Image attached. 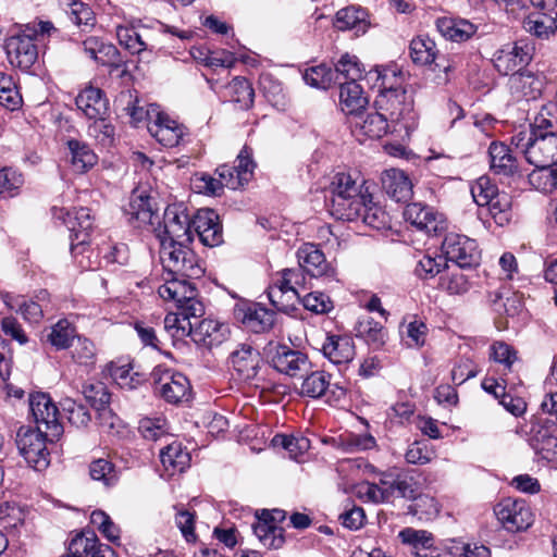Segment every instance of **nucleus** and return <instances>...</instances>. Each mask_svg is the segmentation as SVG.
Masks as SVG:
<instances>
[{"label":"nucleus","mask_w":557,"mask_h":557,"mask_svg":"<svg viewBox=\"0 0 557 557\" xmlns=\"http://www.w3.org/2000/svg\"><path fill=\"white\" fill-rule=\"evenodd\" d=\"M69 161L74 172L85 173L97 163V156L90 147L79 140L67 141Z\"/></svg>","instance_id":"7c9ffc66"},{"label":"nucleus","mask_w":557,"mask_h":557,"mask_svg":"<svg viewBox=\"0 0 557 557\" xmlns=\"http://www.w3.org/2000/svg\"><path fill=\"white\" fill-rule=\"evenodd\" d=\"M125 212L141 224H153L154 211L151 197L144 188H135L131 195Z\"/></svg>","instance_id":"c85d7f7f"},{"label":"nucleus","mask_w":557,"mask_h":557,"mask_svg":"<svg viewBox=\"0 0 557 557\" xmlns=\"http://www.w3.org/2000/svg\"><path fill=\"white\" fill-rule=\"evenodd\" d=\"M128 117L133 125L147 121L149 133L160 145L170 148L174 146L173 121L161 110L160 106L151 103L148 107H145L138 102L129 113Z\"/></svg>","instance_id":"423d86ee"},{"label":"nucleus","mask_w":557,"mask_h":557,"mask_svg":"<svg viewBox=\"0 0 557 557\" xmlns=\"http://www.w3.org/2000/svg\"><path fill=\"white\" fill-rule=\"evenodd\" d=\"M356 336L362 338L374 349L381 348L386 342V331L380 322L372 318H364L356 325Z\"/></svg>","instance_id":"e433bc0d"},{"label":"nucleus","mask_w":557,"mask_h":557,"mask_svg":"<svg viewBox=\"0 0 557 557\" xmlns=\"http://www.w3.org/2000/svg\"><path fill=\"white\" fill-rule=\"evenodd\" d=\"M374 446L375 438L371 434L348 433L341 435L337 441V447L346 454L372 449Z\"/></svg>","instance_id":"de8ad7c7"},{"label":"nucleus","mask_w":557,"mask_h":557,"mask_svg":"<svg viewBox=\"0 0 557 557\" xmlns=\"http://www.w3.org/2000/svg\"><path fill=\"white\" fill-rule=\"evenodd\" d=\"M242 322L253 333H262L272 327L274 315L263 307L251 306L245 311Z\"/></svg>","instance_id":"37998d69"},{"label":"nucleus","mask_w":557,"mask_h":557,"mask_svg":"<svg viewBox=\"0 0 557 557\" xmlns=\"http://www.w3.org/2000/svg\"><path fill=\"white\" fill-rule=\"evenodd\" d=\"M428 331L429 329L423 321L413 319L403 332L404 344L408 348H421L426 342Z\"/></svg>","instance_id":"13d9d810"},{"label":"nucleus","mask_w":557,"mask_h":557,"mask_svg":"<svg viewBox=\"0 0 557 557\" xmlns=\"http://www.w3.org/2000/svg\"><path fill=\"white\" fill-rule=\"evenodd\" d=\"M330 375L324 371H313L305 377L301 394L311 398L322 397L330 387Z\"/></svg>","instance_id":"09e8293b"},{"label":"nucleus","mask_w":557,"mask_h":557,"mask_svg":"<svg viewBox=\"0 0 557 557\" xmlns=\"http://www.w3.org/2000/svg\"><path fill=\"white\" fill-rule=\"evenodd\" d=\"M165 236L158 234L160 239V260L163 269L168 272V276L164 277L165 284L161 285L158 289L159 296L164 300L174 299V290L171 287V283L174 282V272L171 268V262L174 260V238L170 235L166 226L164 227Z\"/></svg>","instance_id":"bb28decb"},{"label":"nucleus","mask_w":557,"mask_h":557,"mask_svg":"<svg viewBox=\"0 0 557 557\" xmlns=\"http://www.w3.org/2000/svg\"><path fill=\"white\" fill-rule=\"evenodd\" d=\"M491 301L495 310L504 312L508 317L520 315L524 310L523 295L519 292H510L508 288L503 287L498 292L491 294Z\"/></svg>","instance_id":"473e14b6"},{"label":"nucleus","mask_w":557,"mask_h":557,"mask_svg":"<svg viewBox=\"0 0 557 557\" xmlns=\"http://www.w3.org/2000/svg\"><path fill=\"white\" fill-rule=\"evenodd\" d=\"M116 38L119 44L133 54L146 50V44L133 26L119 25L116 27Z\"/></svg>","instance_id":"bf43d9fd"},{"label":"nucleus","mask_w":557,"mask_h":557,"mask_svg":"<svg viewBox=\"0 0 557 557\" xmlns=\"http://www.w3.org/2000/svg\"><path fill=\"white\" fill-rule=\"evenodd\" d=\"M339 103L342 111L346 114L357 116L368 104V99L363 95L362 87L354 81L339 83Z\"/></svg>","instance_id":"cd10ccee"},{"label":"nucleus","mask_w":557,"mask_h":557,"mask_svg":"<svg viewBox=\"0 0 557 557\" xmlns=\"http://www.w3.org/2000/svg\"><path fill=\"white\" fill-rule=\"evenodd\" d=\"M352 124V133L356 136L364 135L369 138H382L387 133H401L400 131H393V125L389 119L381 113V110H376L366 115L358 114L355 116Z\"/></svg>","instance_id":"aec40b11"},{"label":"nucleus","mask_w":557,"mask_h":557,"mask_svg":"<svg viewBox=\"0 0 557 557\" xmlns=\"http://www.w3.org/2000/svg\"><path fill=\"white\" fill-rule=\"evenodd\" d=\"M495 515L509 532L525 531L534 521L529 504L522 498H504L496 505Z\"/></svg>","instance_id":"9d476101"},{"label":"nucleus","mask_w":557,"mask_h":557,"mask_svg":"<svg viewBox=\"0 0 557 557\" xmlns=\"http://www.w3.org/2000/svg\"><path fill=\"white\" fill-rule=\"evenodd\" d=\"M442 250L444 259L455 262L459 268L479 264L480 250L476 242L466 235L448 233L442 243Z\"/></svg>","instance_id":"f8f14e48"},{"label":"nucleus","mask_w":557,"mask_h":557,"mask_svg":"<svg viewBox=\"0 0 557 557\" xmlns=\"http://www.w3.org/2000/svg\"><path fill=\"white\" fill-rule=\"evenodd\" d=\"M90 478L100 481L104 486H113L119 480L114 465L108 459L99 458L94 460L89 466Z\"/></svg>","instance_id":"864d4df0"},{"label":"nucleus","mask_w":557,"mask_h":557,"mask_svg":"<svg viewBox=\"0 0 557 557\" xmlns=\"http://www.w3.org/2000/svg\"><path fill=\"white\" fill-rule=\"evenodd\" d=\"M404 218L412 226L428 234H437L444 230L442 216L433 208L420 202L407 205Z\"/></svg>","instance_id":"6ab92c4d"},{"label":"nucleus","mask_w":557,"mask_h":557,"mask_svg":"<svg viewBox=\"0 0 557 557\" xmlns=\"http://www.w3.org/2000/svg\"><path fill=\"white\" fill-rule=\"evenodd\" d=\"M366 79L377 87L375 110L389 119L393 131L409 135L417 127V116L412 96L401 87V72L396 65L376 66L367 73Z\"/></svg>","instance_id":"f03ea898"},{"label":"nucleus","mask_w":557,"mask_h":557,"mask_svg":"<svg viewBox=\"0 0 557 557\" xmlns=\"http://www.w3.org/2000/svg\"><path fill=\"white\" fill-rule=\"evenodd\" d=\"M24 184L22 173L12 168H0V195L15 197Z\"/></svg>","instance_id":"6e6d98bb"},{"label":"nucleus","mask_w":557,"mask_h":557,"mask_svg":"<svg viewBox=\"0 0 557 557\" xmlns=\"http://www.w3.org/2000/svg\"><path fill=\"white\" fill-rule=\"evenodd\" d=\"M485 206L497 225L503 226L510 221L511 199L508 194L498 191Z\"/></svg>","instance_id":"8fccbe9b"},{"label":"nucleus","mask_w":557,"mask_h":557,"mask_svg":"<svg viewBox=\"0 0 557 557\" xmlns=\"http://www.w3.org/2000/svg\"><path fill=\"white\" fill-rule=\"evenodd\" d=\"M534 47L524 41L519 40L513 44H507L495 51L492 58L495 70L500 75L521 72L533 58Z\"/></svg>","instance_id":"1a4fd4ad"},{"label":"nucleus","mask_w":557,"mask_h":557,"mask_svg":"<svg viewBox=\"0 0 557 557\" xmlns=\"http://www.w3.org/2000/svg\"><path fill=\"white\" fill-rule=\"evenodd\" d=\"M529 184L542 193L553 191L554 169L552 166L536 168L528 175Z\"/></svg>","instance_id":"338daca9"},{"label":"nucleus","mask_w":557,"mask_h":557,"mask_svg":"<svg viewBox=\"0 0 557 557\" xmlns=\"http://www.w3.org/2000/svg\"><path fill=\"white\" fill-rule=\"evenodd\" d=\"M85 399L97 411V419L103 426L113 428L116 417L109 408L111 395L101 382L86 383L83 386Z\"/></svg>","instance_id":"a211bd4d"},{"label":"nucleus","mask_w":557,"mask_h":557,"mask_svg":"<svg viewBox=\"0 0 557 557\" xmlns=\"http://www.w3.org/2000/svg\"><path fill=\"white\" fill-rule=\"evenodd\" d=\"M191 189L207 196H221L223 188L220 177L215 178L207 173H196L190 180Z\"/></svg>","instance_id":"680f3d73"},{"label":"nucleus","mask_w":557,"mask_h":557,"mask_svg":"<svg viewBox=\"0 0 557 557\" xmlns=\"http://www.w3.org/2000/svg\"><path fill=\"white\" fill-rule=\"evenodd\" d=\"M530 446L536 455L547 461H557V423L539 420L531 428Z\"/></svg>","instance_id":"4468645a"},{"label":"nucleus","mask_w":557,"mask_h":557,"mask_svg":"<svg viewBox=\"0 0 557 557\" xmlns=\"http://www.w3.org/2000/svg\"><path fill=\"white\" fill-rule=\"evenodd\" d=\"M497 193V186L492 183L488 176H481L471 185V195L480 207H485Z\"/></svg>","instance_id":"69168bd1"},{"label":"nucleus","mask_w":557,"mask_h":557,"mask_svg":"<svg viewBox=\"0 0 557 557\" xmlns=\"http://www.w3.org/2000/svg\"><path fill=\"white\" fill-rule=\"evenodd\" d=\"M531 135L557 136V104L542 106L531 125Z\"/></svg>","instance_id":"58836bf2"},{"label":"nucleus","mask_w":557,"mask_h":557,"mask_svg":"<svg viewBox=\"0 0 557 557\" xmlns=\"http://www.w3.org/2000/svg\"><path fill=\"white\" fill-rule=\"evenodd\" d=\"M398 536L404 544L410 546L411 554L414 557H426V550L431 549L434 545L432 533L425 530L405 528L399 532Z\"/></svg>","instance_id":"f704fd0d"},{"label":"nucleus","mask_w":557,"mask_h":557,"mask_svg":"<svg viewBox=\"0 0 557 557\" xmlns=\"http://www.w3.org/2000/svg\"><path fill=\"white\" fill-rule=\"evenodd\" d=\"M253 533L261 544L269 548H278L284 543L283 529L268 522L257 513V522L252 525Z\"/></svg>","instance_id":"a19ab883"},{"label":"nucleus","mask_w":557,"mask_h":557,"mask_svg":"<svg viewBox=\"0 0 557 557\" xmlns=\"http://www.w3.org/2000/svg\"><path fill=\"white\" fill-rule=\"evenodd\" d=\"M154 385V394L164 398L168 403H174V392L172 383H174V372L164 366H157L152 373Z\"/></svg>","instance_id":"c03bdc74"},{"label":"nucleus","mask_w":557,"mask_h":557,"mask_svg":"<svg viewBox=\"0 0 557 557\" xmlns=\"http://www.w3.org/2000/svg\"><path fill=\"white\" fill-rule=\"evenodd\" d=\"M394 473H382L377 482L369 483L366 487L367 497L374 503H388V493L393 486Z\"/></svg>","instance_id":"052dcab7"},{"label":"nucleus","mask_w":557,"mask_h":557,"mask_svg":"<svg viewBox=\"0 0 557 557\" xmlns=\"http://www.w3.org/2000/svg\"><path fill=\"white\" fill-rule=\"evenodd\" d=\"M205 307L193 296L176 299V351L191 352V347L180 336H188L196 346L212 347L223 343L230 333L228 325L212 319H202Z\"/></svg>","instance_id":"7ed1b4c3"},{"label":"nucleus","mask_w":557,"mask_h":557,"mask_svg":"<svg viewBox=\"0 0 557 557\" xmlns=\"http://www.w3.org/2000/svg\"><path fill=\"white\" fill-rule=\"evenodd\" d=\"M334 26L338 30L355 29L356 33H364L368 28L367 13L357 7L344 8L336 13Z\"/></svg>","instance_id":"c9c22d12"},{"label":"nucleus","mask_w":557,"mask_h":557,"mask_svg":"<svg viewBox=\"0 0 557 557\" xmlns=\"http://www.w3.org/2000/svg\"><path fill=\"white\" fill-rule=\"evenodd\" d=\"M230 361L233 369L242 380L253 379L259 370L261 358L259 351L250 344H240L231 356Z\"/></svg>","instance_id":"5701e85b"},{"label":"nucleus","mask_w":557,"mask_h":557,"mask_svg":"<svg viewBox=\"0 0 557 557\" xmlns=\"http://www.w3.org/2000/svg\"><path fill=\"white\" fill-rule=\"evenodd\" d=\"M447 263L443 256L423 255L414 268L416 275L421 280H430L440 274Z\"/></svg>","instance_id":"4d7b16f0"},{"label":"nucleus","mask_w":557,"mask_h":557,"mask_svg":"<svg viewBox=\"0 0 557 557\" xmlns=\"http://www.w3.org/2000/svg\"><path fill=\"white\" fill-rule=\"evenodd\" d=\"M323 356L333 364L346 366L350 363L356 355L355 343L346 335H327L322 344Z\"/></svg>","instance_id":"4be33fe9"},{"label":"nucleus","mask_w":557,"mask_h":557,"mask_svg":"<svg viewBox=\"0 0 557 557\" xmlns=\"http://www.w3.org/2000/svg\"><path fill=\"white\" fill-rule=\"evenodd\" d=\"M191 228L205 246L216 247L223 243L222 225L214 210L203 208L190 212L184 203H176V238L193 242Z\"/></svg>","instance_id":"20e7f679"},{"label":"nucleus","mask_w":557,"mask_h":557,"mask_svg":"<svg viewBox=\"0 0 557 557\" xmlns=\"http://www.w3.org/2000/svg\"><path fill=\"white\" fill-rule=\"evenodd\" d=\"M46 441L51 442L45 434V430H32L29 428L21 426L16 434V446L20 454L25 458L27 453L40 451L46 445Z\"/></svg>","instance_id":"79ce46f5"},{"label":"nucleus","mask_w":557,"mask_h":557,"mask_svg":"<svg viewBox=\"0 0 557 557\" xmlns=\"http://www.w3.org/2000/svg\"><path fill=\"white\" fill-rule=\"evenodd\" d=\"M110 376L123 389H135L143 382L144 377L138 372H133L129 364H116L111 362L109 364Z\"/></svg>","instance_id":"a18cd8bd"},{"label":"nucleus","mask_w":557,"mask_h":557,"mask_svg":"<svg viewBox=\"0 0 557 557\" xmlns=\"http://www.w3.org/2000/svg\"><path fill=\"white\" fill-rule=\"evenodd\" d=\"M491 171L499 176H520L519 163L511 149L503 144L493 141L488 147Z\"/></svg>","instance_id":"412c9836"},{"label":"nucleus","mask_w":557,"mask_h":557,"mask_svg":"<svg viewBox=\"0 0 557 557\" xmlns=\"http://www.w3.org/2000/svg\"><path fill=\"white\" fill-rule=\"evenodd\" d=\"M267 294L271 305L285 313L294 310L296 302L300 300L299 292L285 287L277 278L269 286Z\"/></svg>","instance_id":"72a5a7b5"},{"label":"nucleus","mask_w":557,"mask_h":557,"mask_svg":"<svg viewBox=\"0 0 557 557\" xmlns=\"http://www.w3.org/2000/svg\"><path fill=\"white\" fill-rule=\"evenodd\" d=\"M331 214L337 220L362 222L373 228L381 230L388 223L387 213L372 201V196L364 186L348 173H337L331 185L329 203Z\"/></svg>","instance_id":"f257e3e1"},{"label":"nucleus","mask_w":557,"mask_h":557,"mask_svg":"<svg viewBox=\"0 0 557 557\" xmlns=\"http://www.w3.org/2000/svg\"><path fill=\"white\" fill-rule=\"evenodd\" d=\"M25 520L24 510L14 503L0 505V521L5 529H16Z\"/></svg>","instance_id":"774afa93"},{"label":"nucleus","mask_w":557,"mask_h":557,"mask_svg":"<svg viewBox=\"0 0 557 557\" xmlns=\"http://www.w3.org/2000/svg\"><path fill=\"white\" fill-rule=\"evenodd\" d=\"M545 86V77L531 71H521L511 74L508 88L516 101H531L541 97Z\"/></svg>","instance_id":"f3484780"},{"label":"nucleus","mask_w":557,"mask_h":557,"mask_svg":"<svg viewBox=\"0 0 557 557\" xmlns=\"http://www.w3.org/2000/svg\"><path fill=\"white\" fill-rule=\"evenodd\" d=\"M53 215L62 220L71 232V251L74 256L82 253L89 243L92 219L87 208H53Z\"/></svg>","instance_id":"0eeeda50"},{"label":"nucleus","mask_w":557,"mask_h":557,"mask_svg":"<svg viewBox=\"0 0 557 557\" xmlns=\"http://www.w3.org/2000/svg\"><path fill=\"white\" fill-rule=\"evenodd\" d=\"M409 50L411 60L419 65L432 64L438 52L435 41L425 35L414 37L410 42Z\"/></svg>","instance_id":"4c0bfd02"},{"label":"nucleus","mask_w":557,"mask_h":557,"mask_svg":"<svg viewBox=\"0 0 557 557\" xmlns=\"http://www.w3.org/2000/svg\"><path fill=\"white\" fill-rule=\"evenodd\" d=\"M181 238H176V299H184V296L197 297L196 281L205 273L199 258L187 246L189 242Z\"/></svg>","instance_id":"39448f33"},{"label":"nucleus","mask_w":557,"mask_h":557,"mask_svg":"<svg viewBox=\"0 0 557 557\" xmlns=\"http://www.w3.org/2000/svg\"><path fill=\"white\" fill-rule=\"evenodd\" d=\"M170 424L163 418L145 417L138 422V432L145 440L158 441L163 435L170 434Z\"/></svg>","instance_id":"603ef678"},{"label":"nucleus","mask_w":557,"mask_h":557,"mask_svg":"<svg viewBox=\"0 0 557 557\" xmlns=\"http://www.w3.org/2000/svg\"><path fill=\"white\" fill-rule=\"evenodd\" d=\"M77 337L76 327L67 319H61L50 327L47 342L57 350L67 349Z\"/></svg>","instance_id":"ea45409f"},{"label":"nucleus","mask_w":557,"mask_h":557,"mask_svg":"<svg viewBox=\"0 0 557 557\" xmlns=\"http://www.w3.org/2000/svg\"><path fill=\"white\" fill-rule=\"evenodd\" d=\"M438 32L447 39L461 42L471 38L476 27L467 20L442 17L436 21Z\"/></svg>","instance_id":"2f4dec72"},{"label":"nucleus","mask_w":557,"mask_h":557,"mask_svg":"<svg viewBox=\"0 0 557 557\" xmlns=\"http://www.w3.org/2000/svg\"><path fill=\"white\" fill-rule=\"evenodd\" d=\"M64 5L69 7V18L77 26H92L95 22L91 9L78 0H63Z\"/></svg>","instance_id":"e2e57ef3"},{"label":"nucleus","mask_w":557,"mask_h":557,"mask_svg":"<svg viewBox=\"0 0 557 557\" xmlns=\"http://www.w3.org/2000/svg\"><path fill=\"white\" fill-rule=\"evenodd\" d=\"M77 109L88 119L95 120L106 116L108 111V101L102 96V91L96 87L83 89L75 98Z\"/></svg>","instance_id":"393cba45"},{"label":"nucleus","mask_w":557,"mask_h":557,"mask_svg":"<svg viewBox=\"0 0 557 557\" xmlns=\"http://www.w3.org/2000/svg\"><path fill=\"white\" fill-rule=\"evenodd\" d=\"M296 256L298 264L312 277L327 275L331 271L323 251L315 244L306 243L301 245Z\"/></svg>","instance_id":"b1692460"},{"label":"nucleus","mask_w":557,"mask_h":557,"mask_svg":"<svg viewBox=\"0 0 557 557\" xmlns=\"http://www.w3.org/2000/svg\"><path fill=\"white\" fill-rule=\"evenodd\" d=\"M22 97L10 75L0 72V104L13 111L20 108Z\"/></svg>","instance_id":"5fc2aeb1"},{"label":"nucleus","mask_w":557,"mask_h":557,"mask_svg":"<svg viewBox=\"0 0 557 557\" xmlns=\"http://www.w3.org/2000/svg\"><path fill=\"white\" fill-rule=\"evenodd\" d=\"M36 34V30L27 28L5 40V51L11 65L27 71L36 62L38 57V50L34 44Z\"/></svg>","instance_id":"ddd939ff"},{"label":"nucleus","mask_w":557,"mask_h":557,"mask_svg":"<svg viewBox=\"0 0 557 557\" xmlns=\"http://www.w3.org/2000/svg\"><path fill=\"white\" fill-rule=\"evenodd\" d=\"M524 156L535 168L552 166L557 162V136L529 134Z\"/></svg>","instance_id":"dca6fc26"},{"label":"nucleus","mask_w":557,"mask_h":557,"mask_svg":"<svg viewBox=\"0 0 557 557\" xmlns=\"http://www.w3.org/2000/svg\"><path fill=\"white\" fill-rule=\"evenodd\" d=\"M386 194L396 201H407L412 195V182L401 170L388 169L382 175Z\"/></svg>","instance_id":"a878e982"},{"label":"nucleus","mask_w":557,"mask_h":557,"mask_svg":"<svg viewBox=\"0 0 557 557\" xmlns=\"http://www.w3.org/2000/svg\"><path fill=\"white\" fill-rule=\"evenodd\" d=\"M269 358L273 368L288 376H298L307 373L311 368L308 356L284 344L269 345Z\"/></svg>","instance_id":"9b49d317"},{"label":"nucleus","mask_w":557,"mask_h":557,"mask_svg":"<svg viewBox=\"0 0 557 557\" xmlns=\"http://www.w3.org/2000/svg\"><path fill=\"white\" fill-rule=\"evenodd\" d=\"M176 168H184L189 163V159L198 158L201 153V145L198 139L193 137L187 128L176 124Z\"/></svg>","instance_id":"c756f323"},{"label":"nucleus","mask_w":557,"mask_h":557,"mask_svg":"<svg viewBox=\"0 0 557 557\" xmlns=\"http://www.w3.org/2000/svg\"><path fill=\"white\" fill-rule=\"evenodd\" d=\"M29 409L37 429L45 430L46 436L51 442L58 441L63 433V426L59 422V410L50 396L45 393L32 394L29 396Z\"/></svg>","instance_id":"6e6552de"},{"label":"nucleus","mask_w":557,"mask_h":557,"mask_svg":"<svg viewBox=\"0 0 557 557\" xmlns=\"http://www.w3.org/2000/svg\"><path fill=\"white\" fill-rule=\"evenodd\" d=\"M394 498H407L414 499V504L411 506L414 513H418L423 507L426 508L425 512L429 516L438 513V505L433 497L428 495L417 496V483L413 478L408 475L395 474L393 480V486L388 493V503Z\"/></svg>","instance_id":"2eb2a0df"},{"label":"nucleus","mask_w":557,"mask_h":557,"mask_svg":"<svg viewBox=\"0 0 557 557\" xmlns=\"http://www.w3.org/2000/svg\"><path fill=\"white\" fill-rule=\"evenodd\" d=\"M191 54L194 59L199 60L201 63L209 67L230 69L236 62L234 54L226 50L203 52L202 50L197 49L196 52L193 51Z\"/></svg>","instance_id":"3c124183"},{"label":"nucleus","mask_w":557,"mask_h":557,"mask_svg":"<svg viewBox=\"0 0 557 557\" xmlns=\"http://www.w3.org/2000/svg\"><path fill=\"white\" fill-rule=\"evenodd\" d=\"M231 100L239 104L240 109H248L253 103L255 90L244 77H235L227 86Z\"/></svg>","instance_id":"49530a36"},{"label":"nucleus","mask_w":557,"mask_h":557,"mask_svg":"<svg viewBox=\"0 0 557 557\" xmlns=\"http://www.w3.org/2000/svg\"><path fill=\"white\" fill-rule=\"evenodd\" d=\"M334 75L335 72L332 69L320 64L307 69L304 73V81L312 87L326 89L331 85Z\"/></svg>","instance_id":"0e129e2a"}]
</instances>
